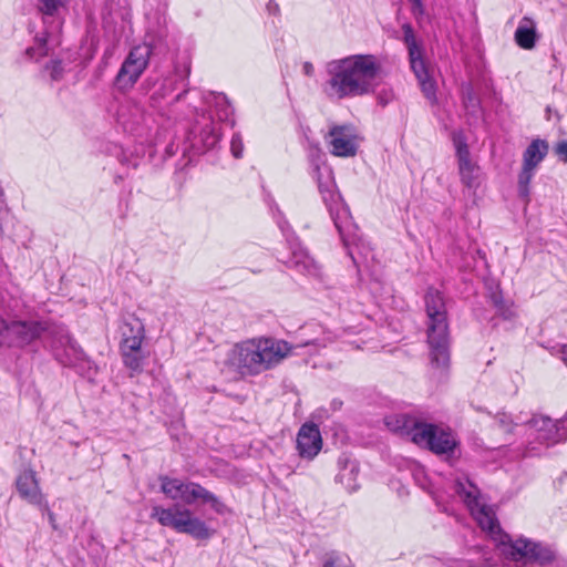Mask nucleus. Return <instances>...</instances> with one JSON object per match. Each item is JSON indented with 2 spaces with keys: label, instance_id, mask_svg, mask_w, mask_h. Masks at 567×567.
Listing matches in <instances>:
<instances>
[{
  "label": "nucleus",
  "instance_id": "nucleus-1",
  "mask_svg": "<svg viewBox=\"0 0 567 567\" xmlns=\"http://www.w3.org/2000/svg\"><path fill=\"white\" fill-rule=\"evenodd\" d=\"M381 64L375 55L354 54L329 61L322 91L330 100L361 97L374 92Z\"/></svg>",
  "mask_w": 567,
  "mask_h": 567
},
{
  "label": "nucleus",
  "instance_id": "nucleus-2",
  "mask_svg": "<svg viewBox=\"0 0 567 567\" xmlns=\"http://www.w3.org/2000/svg\"><path fill=\"white\" fill-rule=\"evenodd\" d=\"M311 175L317 182L319 193L348 250L349 257L358 265L357 255L367 257L370 248L359 235L358 227L352 221L348 207L343 204L340 194L337 192L331 167L322 161L318 148L311 153Z\"/></svg>",
  "mask_w": 567,
  "mask_h": 567
},
{
  "label": "nucleus",
  "instance_id": "nucleus-3",
  "mask_svg": "<svg viewBox=\"0 0 567 567\" xmlns=\"http://www.w3.org/2000/svg\"><path fill=\"white\" fill-rule=\"evenodd\" d=\"M426 342L430 349L431 363L445 368L450 362V331L447 310L443 295L429 288L425 297Z\"/></svg>",
  "mask_w": 567,
  "mask_h": 567
},
{
  "label": "nucleus",
  "instance_id": "nucleus-4",
  "mask_svg": "<svg viewBox=\"0 0 567 567\" xmlns=\"http://www.w3.org/2000/svg\"><path fill=\"white\" fill-rule=\"evenodd\" d=\"M54 326L44 319L6 320L0 317V347L24 349L43 338L49 341Z\"/></svg>",
  "mask_w": 567,
  "mask_h": 567
},
{
  "label": "nucleus",
  "instance_id": "nucleus-5",
  "mask_svg": "<svg viewBox=\"0 0 567 567\" xmlns=\"http://www.w3.org/2000/svg\"><path fill=\"white\" fill-rule=\"evenodd\" d=\"M49 344L54 358L64 367L74 368L90 380L96 375L97 367L86 357L64 326H54Z\"/></svg>",
  "mask_w": 567,
  "mask_h": 567
},
{
  "label": "nucleus",
  "instance_id": "nucleus-6",
  "mask_svg": "<svg viewBox=\"0 0 567 567\" xmlns=\"http://www.w3.org/2000/svg\"><path fill=\"white\" fill-rule=\"evenodd\" d=\"M496 548L505 559L519 566H545L555 560V551L550 547L525 537L512 539L505 534L498 537Z\"/></svg>",
  "mask_w": 567,
  "mask_h": 567
},
{
  "label": "nucleus",
  "instance_id": "nucleus-7",
  "mask_svg": "<svg viewBox=\"0 0 567 567\" xmlns=\"http://www.w3.org/2000/svg\"><path fill=\"white\" fill-rule=\"evenodd\" d=\"M151 518L156 519L163 527L190 535L196 539H207L213 535L204 520L195 516L189 508L178 504L167 508L153 506Z\"/></svg>",
  "mask_w": 567,
  "mask_h": 567
},
{
  "label": "nucleus",
  "instance_id": "nucleus-8",
  "mask_svg": "<svg viewBox=\"0 0 567 567\" xmlns=\"http://www.w3.org/2000/svg\"><path fill=\"white\" fill-rule=\"evenodd\" d=\"M159 482L161 491L172 501H181L185 505H192L200 501L203 504H209L212 509L219 515L228 512L227 506L219 497L196 482L168 476H159Z\"/></svg>",
  "mask_w": 567,
  "mask_h": 567
},
{
  "label": "nucleus",
  "instance_id": "nucleus-9",
  "mask_svg": "<svg viewBox=\"0 0 567 567\" xmlns=\"http://www.w3.org/2000/svg\"><path fill=\"white\" fill-rule=\"evenodd\" d=\"M453 488L455 494L467 506L482 530L487 532L496 546L498 537L501 538L506 533L502 530L492 508L482 502L478 488L467 480L455 481Z\"/></svg>",
  "mask_w": 567,
  "mask_h": 567
},
{
  "label": "nucleus",
  "instance_id": "nucleus-10",
  "mask_svg": "<svg viewBox=\"0 0 567 567\" xmlns=\"http://www.w3.org/2000/svg\"><path fill=\"white\" fill-rule=\"evenodd\" d=\"M120 350L125 367L132 371H140L145 360L142 342L145 338V329L142 320L134 316L124 319L120 327Z\"/></svg>",
  "mask_w": 567,
  "mask_h": 567
},
{
  "label": "nucleus",
  "instance_id": "nucleus-11",
  "mask_svg": "<svg viewBox=\"0 0 567 567\" xmlns=\"http://www.w3.org/2000/svg\"><path fill=\"white\" fill-rule=\"evenodd\" d=\"M402 30L403 42L408 48L411 69L419 81L423 94L433 103L436 101V85L435 81L430 75L429 68L424 61L423 48L417 42L413 28L410 23H404L402 25Z\"/></svg>",
  "mask_w": 567,
  "mask_h": 567
},
{
  "label": "nucleus",
  "instance_id": "nucleus-12",
  "mask_svg": "<svg viewBox=\"0 0 567 567\" xmlns=\"http://www.w3.org/2000/svg\"><path fill=\"white\" fill-rule=\"evenodd\" d=\"M153 47L150 43L135 45L123 61L116 76L115 85L120 90H128L134 86L150 63Z\"/></svg>",
  "mask_w": 567,
  "mask_h": 567
},
{
  "label": "nucleus",
  "instance_id": "nucleus-13",
  "mask_svg": "<svg viewBox=\"0 0 567 567\" xmlns=\"http://www.w3.org/2000/svg\"><path fill=\"white\" fill-rule=\"evenodd\" d=\"M276 219L290 249V257L285 261L287 267L305 275L316 276L318 274V266L308 255L306 249L300 245L288 221L284 218L279 210Z\"/></svg>",
  "mask_w": 567,
  "mask_h": 567
},
{
  "label": "nucleus",
  "instance_id": "nucleus-14",
  "mask_svg": "<svg viewBox=\"0 0 567 567\" xmlns=\"http://www.w3.org/2000/svg\"><path fill=\"white\" fill-rule=\"evenodd\" d=\"M529 436L546 446L567 440V419L553 420L545 415H535L526 423Z\"/></svg>",
  "mask_w": 567,
  "mask_h": 567
},
{
  "label": "nucleus",
  "instance_id": "nucleus-15",
  "mask_svg": "<svg viewBox=\"0 0 567 567\" xmlns=\"http://www.w3.org/2000/svg\"><path fill=\"white\" fill-rule=\"evenodd\" d=\"M256 344L260 348L256 355V375L279 364L292 350L287 341L274 338H256Z\"/></svg>",
  "mask_w": 567,
  "mask_h": 567
},
{
  "label": "nucleus",
  "instance_id": "nucleus-16",
  "mask_svg": "<svg viewBox=\"0 0 567 567\" xmlns=\"http://www.w3.org/2000/svg\"><path fill=\"white\" fill-rule=\"evenodd\" d=\"M256 338L236 343L227 353L225 365L241 375H256Z\"/></svg>",
  "mask_w": 567,
  "mask_h": 567
},
{
  "label": "nucleus",
  "instance_id": "nucleus-17",
  "mask_svg": "<svg viewBox=\"0 0 567 567\" xmlns=\"http://www.w3.org/2000/svg\"><path fill=\"white\" fill-rule=\"evenodd\" d=\"M189 73V66H185L183 70L175 68L172 74L163 78L159 82L154 83L153 91L150 96L152 105L158 106L163 100L178 87H182V92L174 97L173 103L181 101L188 92Z\"/></svg>",
  "mask_w": 567,
  "mask_h": 567
},
{
  "label": "nucleus",
  "instance_id": "nucleus-18",
  "mask_svg": "<svg viewBox=\"0 0 567 567\" xmlns=\"http://www.w3.org/2000/svg\"><path fill=\"white\" fill-rule=\"evenodd\" d=\"M414 443L427 447L435 454H450L456 446V441L450 432L430 423H423L421 430L414 434Z\"/></svg>",
  "mask_w": 567,
  "mask_h": 567
},
{
  "label": "nucleus",
  "instance_id": "nucleus-19",
  "mask_svg": "<svg viewBox=\"0 0 567 567\" xmlns=\"http://www.w3.org/2000/svg\"><path fill=\"white\" fill-rule=\"evenodd\" d=\"M453 142L458 159L461 182L467 188H476L480 184V167L471 161L467 143L461 133L454 134Z\"/></svg>",
  "mask_w": 567,
  "mask_h": 567
},
{
  "label": "nucleus",
  "instance_id": "nucleus-20",
  "mask_svg": "<svg viewBox=\"0 0 567 567\" xmlns=\"http://www.w3.org/2000/svg\"><path fill=\"white\" fill-rule=\"evenodd\" d=\"M327 142L330 152L334 156L349 157L354 156L358 150L354 135L347 126H333L329 131Z\"/></svg>",
  "mask_w": 567,
  "mask_h": 567
},
{
  "label": "nucleus",
  "instance_id": "nucleus-21",
  "mask_svg": "<svg viewBox=\"0 0 567 567\" xmlns=\"http://www.w3.org/2000/svg\"><path fill=\"white\" fill-rule=\"evenodd\" d=\"M322 447L320 430L315 423H305L297 434V450L303 458L312 460Z\"/></svg>",
  "mask_w": 567,
  "mask_h": 567
},
{
  "label": "nucleus",
  "instance_id": "nucleus-22",
  "mask_svg": "<svg viewBox=\"0 0 567 567\" xmlns=\"http://www.w3.org/2000/svg\"><path fill=\"white\" fill-rule=\"evenodd\" d=\"M19 495L28 503L47 507V502L40 491L39 483L33 471L22 472L16 482Z\"/></svg>",
  "mask_w": 567,
  "mask_h": 567
},
{
  "label": "nucleus",
  "instance_id": "nucleus-23",
  "mask_svg": "<svg viewBox=\"0 0 567 567\" xmlns=\"http://www.w3.org/2000/svg\"><path fill=\"white\" fill-rule=\"evenodd\" d=\"M386 427L402 436H409L414 442V434L421 430L424 422L408 414H393L384 419Z\"/></svg>",
  "mask_w": 567,
  "mask_h": 567
},
{
  "label": "nucleus",
  "instance_id": "nucleus-24",
  "mask_svg": "<svg viewBox=\"0 0 567 567\" xmlns=\"http://www.w3.org/2000/svg\"><path fill=\"white\" fill-rule=\"evenodd\" d=\"M536 23L529 17H524L518 23L514 39L517 45L524 50H532L537 41Z\"/></svg>",
  "mask_w": 567,
  "mask_h": 567
},
{
  "label": "nucleus",
  "instance_id": "nucleus-25",
  "mask_svg": "<svg viewBox=\"0 0 567 567\" xmlns=\"http://www.w3.org/2000/svg\"><path fill=\"white\" fill-rule=\"evenodd\" d=\"M203 118L205 120V123L199 130V141L193 142V146L196 147L198 152H205L207 150L215 147V145L219 141V134L217 132L215 123L212 121L210 117H205L203 115Z\"/></svg>",
  "mask_w": 567,
  "mask_h": 567
},
{
  "label": "nucleus",
  "instance_id": "nucleus-26",
  "mask_svg": "<svg viewBox=\"0 0 567 567\" xmlns=\"http://www.w3.org/2000/svg\"><path fill=\"white\" fill-rule=\"evenodd\" d=\"M358 474L359 465L355 461L349 458L339 460V473L337 475V481L341 483L348 491L353 492L358 488Z\"/></svg>",
  "mask_w": 567,
  "mask_h": 567
},
{
  "label": "nucleus",
  "instance_id": "nucleus-27",
  "mask_svg": "<svg viewBox=\"0 0 567 567\" xmlns=\"http://www.w3.org/2000/svg\"><path fill=\"white\" fill-rule=\"evenodd\" d=\"M548 152V144L543 140H534L523 154V164L536 168L545 158Z\"/></svg>",
  "mask_w": 567,
  "mask_h": 567
},
{
  "label": "nucleus",
  "instance_id": "nucleus-28",
  "mask_svg": "<svg viewBox=\"0 0 567 567\" xmlns=\"http://www.w3.org/2000/svg\"><path fill=\"white\" fill-rule=\"evenodd\" d=\"M143 117L141 105L134 101L123 103L117 111L118 122L125 127L130 124H138Z\"/></svg>",
  "mask_w": 567,
  "mask_h": 567
},
{
  "label": "nucleus",
  "instance_id": "nucleus-29",
  "mask_svg": "<svg viewBox=\"0 0 567 567\" xmlns=\"http://www.w3.org/2000/svg\"><path fill=\"white\" fill-rule=\"evenodd\" d=\"M53 41V30L44 31L41 34L35 35L34 45L27 49L25 53L31 59L38 60L49 53L50 43Z\"/></svg>",
  "mask_w": 567,
  "mask_h": 567
},
{
  "label": "nucleus",
  "instance_id": "nucleus-30",
  "mask_svg": "<svg viewBox=\"0 0 567 567\" xmlns=\"http://www.w3.org/2000/svg\"><path fill=\"white\" fill-rule=\"evenodd\" d=\"M66 3L68 0H38L37 8L43 16L44 23H47V19L58 17L60 10L65 8Z\"/></svg>",
  "mask_w": 567,
  "mask_h": 567
},
{
  "label": "nucleus",
  "instance_id": "nucleus-31",
  "mask_svg": "<svg viewBox=\"0 0 567 567\" xmlns=\"http://www.w3.org/2000/svg\"><path fill=\"white\" fill-rule=\"evenodd\" d=\"M534 167L523 164L522 171L518 176V194L526 202L529 199V183L534 176Z\"/></svg>",
  "mask_w": 567,
  "mask_h": 567
},
{
  "label": "nucleus",
  "instance_id": "nucleus-32",
  "mask_svg": "<svg viewBox=\"0 0 567 567\" xmlns=\"http://www.w3.org/2000/svg\"><path fill=\"white\" fill-rule=\"evenodd\" d=\"M216 104L218 106H220V111H219V114H218L219 118L220 120H227L228 116L233 113V110H231V107H230V105H229V103L227 101L226 95L218 94L216 96Z\"/></svg>",
  "mask_w": 567,
  "mask_h": 567
},
{
  "label": "nucleus",
  "instance_id": "nucleus-33",
  "mask_svg": "<svg viewBox=\"0 0 567 567\" xmlns=\"http://www.w3.org/2000/svg\"><path fill=\"white\" fill-rule=\"evenodd\" d=\"M323 567H350V565L346 557L331 554L326 558Z\"/></svg>",
  "mask_w": 567,
  "mask_h": 567
},
{
  "label": "nucleus",
  "instance_id": "nucleus-34",
  "mask_svg": "<svg viewBox=\"0 0 567 567\" xmlns=\"http://www.w3.org/2000/svg\"><path fill=\"white\" fill-rule=\"evenodd\" d=\"M45 69L50 73V78L53 81H59L63 74V68L61 61L54 60L47 64Z\"/></svg>",
  "mask_w": 567,
  "mask_h": 567
},
{
  "label": "nucleus",
  "instance_id": "nucleus-35",
  "mask_svg": "<svg viewBox=\"0 0 567 567\" xmlns=\"http://www.w3.org/2000/svg\"><path fill=\"white\" fill-rule=\"evenodd\" d=\"M230 151L236 158H240L244 151V144L240 134L236 133L231 137Z\"/></svg>",
  "mask_w": 567,
  "mask_h": 567
},
{
  "label": "nucleus",
  "instance_id": "nucleus-36",
  "mask_svg": "<svg viewBox=\"0 0 567 567\" xmlns=\"http://www.w3.org/2000/svg\"><path fill=\"white\" fill-rule=\"evenodd\" d=\"M498 316L503 317L504 319H512L515 317V312L513 310V303L504 301L502 302L501 307L495 308Z\"/></svg>",
  "mask_w": 567,
  "mask_h": 567
},
{
  "label": "nucleus",
  "instance_id": "nucleus-37",
  "mask_svg": "<svg viewBox=\"0 0 567 567\" xmlns=\"http://www.w3.org/2000/svg\"><path fill=\"white\" fill-rule=\"evenodd\" d=\"M496 422L498 426L506 432H512L513 430V420L509 415L502 413L496 416Z\"/></svg>",
  "mask_w": 567,
  "mask_h": 567
},
{
  "label": "nucleus",
  "instance_id": "nucleus-38",
  "mask_svg": "<svg viewBox=\"0 0 567 567\" xmlns=\"http://www.w3.org/2000/svg\"><path fill=\"white\" fill-rule=\"evenodd\" d=\"M394 99V93L391 90H382L378 94V103L381 106H386Z\"/></svg>",
  "mask_w": 567,
  "mask_h": 567
},
{
  "label": "nucleus",
  "instance_id": "nucleus-39",
  "mask_svg": "<svg viewBox=\"0 0 567 567\" xmlns=\"http://www.w3.org/2000/svg\"><path fill=\"white\" fill-rule=\"evenodd\" d=\"M463 101L467 109L468 107L475 109L476 106H478V100L474 95V93L472 92L471 89H467L466 92L464 93Z\"/></svg>",
  "mask_w": 567,
  "mask_h": 567
},
{
  "label": "nucleus",
  "instance_id": "nucleus-40",
  "mask_svg": "<svg viewBox=\"0 0 567 567\" xmlns=\"http://www.w3.org/2000/svg\"><path fill=\"white\" fill-rule=\"evenodd\" d=\"M556 155L563 161L567 163V141H559L555 147Z\"/></svg>",
  "mask_w": 567,
  "mask_h": 567
},
{
  "label": "nucleus",
  "instance_id": "nucleus-41",
  "mask_svg": "<svg viewBox=\"0 0 567 567\" xmlns=\"http://www.w3.org/2000/svg\"><path fill=\"white\" fill-rule=\"evenodd\" d=\"M412 4V13L417 19L424 14V6L422 0H409Z\"/></svg>",
  "mask_w": 567,
  "mask_h": 567
},
{
  "label": "nucleus",
  "instance_id": "nucleus-42",
  "mask_svg": "<svg viewBox=\"0 0 567 567\" xmlns=\"http://www.w3.org/2000/svg\"><path fill=\"white\" fill-rule=\"evenodd\" d=\"M333 340L332 337H327V338H323V339H312V340H309L307 342H305L302 346L303 347H308V346H318V347H326L328 342H331Z\"/></svg>",
  "mask_w": 567,
  "mask_h": 567
},
{
  "label": "nucleus",
  "instance_id": "nucleus-43",
  "mask_svg": "<svg viewBox=\"0 0 567 567\" xmlns=\"http://www.w3.org/2000/svg\"><path fill=\"white\" fill-rule=\"evenodd\" d=\"M489 300L495 308L501 307L502 302L505 301L502 292L498 290L491 292Z\"/></svg>",
  "mask_w": 567,
  "mask_h": 567
},
{
  "label": "nucleus",
  "instance_id": "nucleus-44",
  "mask_svg": "<svg viewBox=\"0 0 567 567\" xmlns=\"http://www.w3.org/2000/svg\"><path fill=\"white\" fill-rule=\"evenodd\" d=\"M302 71L305 75L312 76L315 73V68L311 62L307 61L302 64Z\"/></svg>",
  "mask_w": 567,
  "mask_h": 567
},
{
  "label": "nucleus",
  "instance_id": "nucleus-45",
  "mask_svg": "<svg viewBox=\"0 0 567 567\" xmlns=\"http://www.w3.org/2000/svg\"><path fill=\"white\" fill-rule=\"evenodd\" d=\"M267 10L269 11V13L276 14L279 12V6L274 0H270L267 4Z\"/></svg>",
  "mask_w": 567,
  "mask_h": 567
},
{
  "label": "nucleus",
  "instance_id": "nucleus-46",
  "mask_svg": "<svg viewBox=\"0 0 567 567\" xmlns=\"http://www.w3.org/2000/svg\"><path fill=\"white\" fill-rule=\"evenodd\" d=\"M560 358L564 361V363L567 365V344H564L560 348Z\"/></svg>",
  "mask_w": 567,
  "mask_h": 567
},
{
  "label": "nucleus",
  "instance_id": "nucleus-47",
  "mask_svg": "<svg viewBox=\"0 0 567 567\" xmlns=\"http://www.w3.org/2000/svg\"><path fill=\"white\" fill-rule=\"evenodd\" d=\"M121 18H122V20H124V21L130 20V19H131V12H130V10L125 9V10H124V12H122V13H121Z\"/></svg>",
  "mask_w": 567,
  "mask_h": 567
},
{
  "label": "nucleus",
  "instance_id": "nucleus-48",
  "mask_svg": "<svg viewBox=\"0 0 567 567\" xmlns=\"http://www.w3.org/2000/svg\"><path fill=\"white\" fill-rule=\"evenodd\" d=\"M42 506L48 511L50 522H51V523H53V522H54V515H53V513H51V512L49 511L48 506H47V507H45L44 505H42Z\"/></svg>",
  "mask_w": 567,
  "mask_h": 567
},
{
  "label": "nucleus",
  "instance_id": "nucleus-49",
  "mask_svg": "<svg viewBox=\"0 0 567 567\" xmlns=\"http://www.w3.org/2000/svg\"><path fill=\"white\" fill-rule=\"evenodd\" d=\"M555 567H567V561H558Z\"/></svg>",
  "mask_w": 567,
  "mask_h": 567
},
{
  "label": "nucleus",
  "instance_id": "nucleus-50",
  "mask_svg": "<svg viewBox=\"0 0 567 567\" xmlns=\"http://www.w3.org/2000/svg\"><path fill=\"white\" fill-rule=\"evenodd\" d=\"M117 2H118L120 4H121V3H123V4H126V3H127V1H126V0H117Z\"/></svg>",
  "mask_w": 567,
  "mask_h": 567
}]
</instances>
